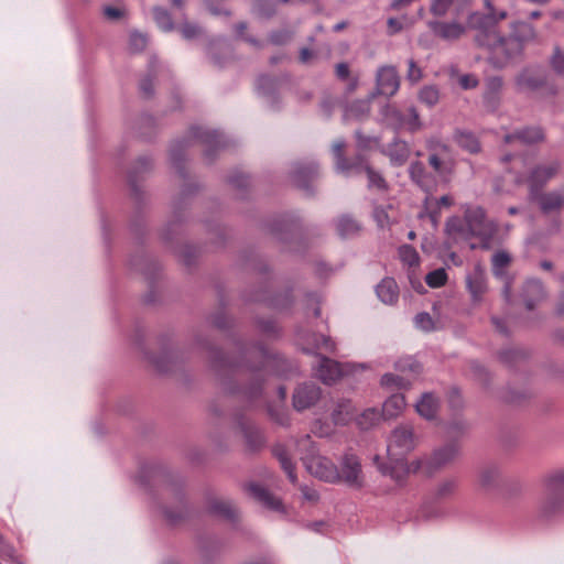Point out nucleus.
<instances>
[{
  "label": "nucleus",
  "instance_id": "nucleus-1",
  "mask_svg": "<svg viewBox=\"0 0 564 564\" xmlns=\"http://www.w3.org/2000/svg\"><path fill=\"white\" fill-rule=\"evenodd\" d=\"M209 362L212 369L218 376H232L246 368L250 372L251 383L242 393L249 399H258L262 393V383L268 373L288 377L295 368L284 357L271 352L262 345H254L243 352L242 362L232 360L221 350L212 347L209 349Z\"/></svg>",
  "mask_w": 564,
  "mask_h": 564
},
{
  "label": "nucleus",
  "instance_id": "nucleus-2",
  "mask_svg": "<svg viewBox=\"0 0 564 564\" xmlns=\"http://www.w3.org/2000/svg\"><path fill=\"white\" fill-rule=\"evenodd\" d=\"M194 142L204 147V160L208 164L217 159L220 150L229 145V139L223 132L203 126L191 127L186 135L172 142L169 160L177 175L184 181L174 198V205L178 209L188 207L203 189V184L189 180L186 169V150Z\"/></svg>",
  "mask_w": 564,
  "mask_h": 564
},
{
  "label": "nucleus",
  "instance_id": "nucleus-3",
  "mask_svg": "<svg viewBox=\"0 0 564 564\" xmlns=\"http://www.w3.org/2000/svg\"><path fill=\"white\" fill-rule=\"evenodd\" d=\"M416 438L413 427L410 424H401L397 426L388 440V464H379V456L373 458L375 464L378 466L382 475H389L397 481H401L403 476L412 469L411 465L408 466L404 457L415 448Z\"/></svg>",
  "mask_w": 564,
  "mask_h": 564
},
{
  "label": "nucleus",
  "instance_id": "nucleus-4",
  "mask_svg": "<svg viewBox=\"0 0 564 564\" xmlns=\"http://www.w3.org/2000/svg\"><path fill=\"white\" fill-rule=\"evenodd\" d=\"M446 232L454 240L478 238L481 248L489 249L497 225L486 214H454L446 221Z\"/></svg>",
  "mask_w": 564,
  "mask_h": 564
},
{
  "label": "nucleus",
  "instance_id": "nucleus-5",
  "mask_svg": "<svg viewBox=\"0 0 564 564\" xmlns=\"http://www.w3.org/2000/svg\"><path fill=\"white\" fill-rule=\"evenodd\" d=\"M495 39L498 43L497 55L503 56L499 66H503L508 62L521 57L527 45L536 43L539 33L529 21L516 20L510 23L508 35H495Z\"/></svg>",
  "mask_w": 564,
  "mask_h": 564
},
{
  "label": "nucleus",
  "instance_id": "nucleus-6",
  "mask_svg": "<svg viewBox=\"0 0 564 564\" xmlns=\"http://www.w3.org/2000/svg\"><path fill=\"white\" fill-rule=\"evenodd\" d=\"M154 170V159L151 154L139 155L127 171L129 196L138 206L147 203L148 194L142 183Z\"/></svg>",
  "mask_w": 564,
  "mask_h": 564
},
{
  "label": "nucleus",
  "instance_id": "nucleus-7",
  "mask_svg": "<svg viewBox=\"0 0 564 564\" xmlns=\"http://www.w3.org/2000/svg\"><path fill=\"white\" fill-rule=\"evenodd\" d=\"M516 83L522 90H545L549 95L557 94V86L551 79L550 73L541 65H531L521 70Z\"/></svg>",
  "mask_w": 564,
  "mask_h": 564
},
{
  "label": "nucleus",
  "instance_id": "nucleus-8",
  "mask_svg": "<svg viewBox=\"0 0 564 564\" xmlns=\"http://www.w3.org/2000/svg\"><path fill=\"white\" fill-rule=\"evenodd\" d=\"M289 176L296 187L307 195H313L315 183L321 177L319 164L314 160L295 161L291 164Z\"/></svg>",
  "mask_w": 564,
  "mask_h": 564
},
{
  "label": "nucleus",
  "instance_id": "nucleus-9",
  "mask_svg": "<svg viewBox=\"0 0 564 564\" xmlns=\"http://www.w3.org/2000/svg\"><path fill=\"white\" fill-rule=\"evenodd\" d=\"M458 452L459 449L456 443H447L436 448L429 457L413 462L411 464L412 470L417 471L423 469L427 475H433L452 463L457 457Z\"/></svg>",
  "mask_w": 564,
  "mask_h": 564
},
{
  "label": "nucleus",
  "instance_id": "nucleus-10",
  "mask_svg": "<svg viewBox=\"0 0 564 564\" xmlns=\"http://www.w3.org/2000/svg\"><path fill=\"white\" fill-rule=\"evenodd\" d=\"M560 163L557 161L550 164L535 165L530 170L529 174H518L516 177L517 184H528L529 197H536L545 184L557 173Z\"/></svg>",
  "mask_w": 564,
  "mask_h": 564
},
{
  "label": "nucleus",
  "instance_id": "nucleus-11",
  "mask_svg": "<svg viewBox=\"0 0 564 564\" xmlns=\"http://www.w3.org/2000/svg\"><path fill=\"white\" fill-rule=\"evenodd\" d=\"M468 26L477 30L479 33L476 35L475 41L480 46H486L498 53V43H496L495 35H501L496 30V24L491 21V18L484 13L474 12L468 17Z\"/></svg>",
  "mask_w": 564,
  "mask_h": 564
},
{
  "label": "nucleus",
  "instance_id": "nucleus-12",
  "mask_svg": "<svg viewBox=\"0 0 564 564\" xmlns=\"http://www.w3.org/2000/svg\"><path fill=\"white\" fill-rule=\"evenodd\" d=\"M338 467L337 482L345 484L350 488L359 489L364 486V473L361 462L352 453H345Z\"/></svg>",
  "mask_w": 564,
  "mask_h": 564
},
{
  "label": "nucleus",
  "instance_id": "nucleus-13",
  "mask_svg": "<svg viewBox=\"0 0 564 564\" xmlns=\"http://www.w3.org/2000/svg\"><path fill=\"white\" fill-rule=\"evenodd\" d=\"M307 471L326 482L337 484L338 467L327 457L318 454H310L302 458Z\"/></svg>",
  "mask_w": 564,
  "mask_h": 564
},
{
  "label": "nucleus",
  "instance_id": "nucleus-14",
  "mask_svg": "<svg viewBox=\"0 0 564 564\" xmlns=\"http://www.w3.org/2000/svg\"><path fill=\"white\" fill-rule=\"evenodd\" d=\"M400 88V76L393 65H383L378 67L376 73V89L370 94V98L384 96L390 98L394 96Z\"/></svg>",
  "mask_w": 564,
  "mask_h": 564
},
{
  "label": "nucleus",
  "instance_id": "nucleus-15",
  "mask_svg": "<svg viewBox=\"0 0 564 564\" xmlns=\"http://www.w3.org/2000/svg\"><path fill=\"white\" fill-rule=\"evenodd\" d=\"M237 426L243 437L248 452H258L264 447V435L253 421L246 416H239L237 419Z\"/></svg>",
  "mask_w": 564,
  "mask_h": 564
},
{
  "label": "nucleus",
  "instance_id": "nucleus-16",
  "mask_svg": "<svg viewBox=\"0 0 564 564\" xmlns=\"http://www.w3.org/2000/svg\"><path fill=\"white\" fill-rule=\"evenodd\" d=\"M283 79L271 75H261L257 80V89L261 97L265 99L272 110H280L281 100L279 89Z\"/></svg>",
  "mask_w": 564,
  "mask_h": 564
},
{
  "label": "nucleus",
  "instance_id": "nucleus-17",
  "mask_svg": "<svg viewBox=\"0 0 564 564\" xmlns=\"http://www.w3.org/2000/svg\"><path fill=\"white\" fill-rule=\"evenodd\" d=\"M321 389L315 383H302L293 393V406L296 411H304L313 405L321 398Z\"/></svg>",
  "mask_w": 564,
  "mask_h": 564
},
{
  "label": "nucleus",
  "instance_id": "nucleus-18",
  "mask_svg": "<svg viewBox=\"0 0 564 564\" xmlns=\"http://www.w3.org/2000/svg\"><path fill=\"white\" fill-rule=\"evenodd\" d=\"M316 377L326 384L337 381L345 372L343 365L327 357L317 355Z\"/></svg>",
  "mask_w": 564,
  "mask_h": 564
},
{
  "label": "nucleus",
  "instance_id": "nucleus-19",
  "mask_svg": "<svg viewBox=\"0 0 564 564\" xmlns=\"http://www.w3.org/2000/svg\"><path fill=\"white\" fill-rule=\"evenodd\" d=\"M381 153L389 158L391 165L402 166L411 155V148L404 140L394 138L391 143L381 149Z\"/></svg>",
  "mask_w": 564,
  "mask_h": 564
},
{
  "label": "nucleus",
  "instance_id": "nucleus-20",
  "mask_svg": "<svg viewBox=\"0 0 564 564\" xmlns=\"http://www.w3.org/2000/svg\"><path fill=\"white\" fill-rule=\"evenodd\" d=\"M544 139V133L540 128L527 127L508 133L503 140L508 144L530 145L541 142Z\"/></svg>",
  "mask_w": 564,
  "mask_h": 564
},
{
  "label": "nucleus",
  "instance_id": "nucleus-21",
  "mask_svg": "<svg viewBox=\"0 0 564 564\" xmlns=\"http://www.w3.org/2000/svg\"><path fill=\"white\" fill-rule=\"evenodd\" d=\"M467 289L474 302H480L484 293L487 291L486 273L480 265H476L474 270L466 276Z\"/></svg>",
  "mask_w": 564,
  "mask_h": 564
},
{
  "label": "nucleus",
  "instance_id": "nucleus-22",
  "mask_svg": "<svg viewBox=\"0 0 564 564\" xmlns=\"http://www.w3.org/2000/svg\"><path fill=\"white\" fill-rule=\"evenodd\" d=\"M564 512V495L546 491V496L539 506V514L543 519H552Z\"/></svg>",
  "mask_w": 564,
  "mask_h": 564
},
{
  "label": "nucleus",
  "instance_id": "nucleus-23",
  "mask_svg": "<svg viewBox=\"0 0 564 564\" xmlns=\"http://www.w3.org/2000/svg\"><path fill=\"white\" fill-rule=\"evenodd\" d=\"M247 490L251 497L271 510L281 511L282 503L271 492L258 484L251 482L247 486Z\"/></svg>",
  "mask_w": 564,
  "mask_h": 564
},
{
  "label": "nucleus",
  "instance_id": "nucleus-24",
  "mask_svg": "<svg viewBox=\"0 0 564 564\" xmlns=\"http://www.w3.org/2000/svg\"><path fill=\"white\" fill-rule=\"evenodd\" d=\"M208 510L210 513L232 522L237 520L239 514V510L236 505L228 499H212L208 503Z\"/></svg>",
  "mask_w": 564,
  "mask_h": 564
},
{
  "label": "nucleus",
  "instance_id": "nucleus-25",
  "mask_svg": "<svg viewBox=\"0 0 564 564\" xmlns=\"http://www.w3.org/2000/svg\"><path fill=\"white\" fill-rule=\"evenodd\" d=\"M503 80L499 76L489 77L486 82V89L482 96L487 109L496 110L500 101V91Z\"/></svg>",
  "mask_w": 564,
  "mask_h": 564
},
{
  "label": "nucleus",
  "instance_id": "nucleus-26",
  "mask_svg": "<svg viewBox=\"0 0 564 564\" xmlns=\"http://www.w3.org/2000/svg\"><path fill=\"white\" fill-rule=\"evenodd\" d=\"M430 28L444 40H457L465 33V26L458 22H430Z\"/></svg>",
  "mask_w": 564,
  "mask_h": 564
},
{
  "label": "nucleus",
  "instance_id": "nucleus-27",
  "mask_svg": "<svg viewBox=\"0 0 564 564\" xmlns=\"http://www.w3.org/2000/svg\"><path fill=\"white\" fill-rule=\"evenodd\" d=\"M227 183L238 192L239 198H247L252 181L250 175L241 169H234L227 176Z\"/></svg>",
  "mask_w": 564,
  "mask_h": 564
},
{
  "label": "nucleus",
  "instance_id": "nucleus-28",
  "mask_svg": "<svg viewBox=\"0 0 564 564\" xmlns=\"http://www.w3.org/2000/svg\"><path fill=\"white\" fill-rule=\"evenodd\" d=\"M529 199L536 202L543 212L564 208V193L562 191L541 192L536 197H529Z\"/></svg>",
  "mask_w": 564,
  "mask_h": 564
},
{
  "label": "nucleus",
  "instance_id": "nucleus-29",
  "mask_svg": "<svg viewBox=\"0 0 564 564\" xmlns=\"http://www.w3.org/2000/svg\"><path fill=\"white\" fill-rule=\"evenodd\" d=\"M409 175L411 181L424 191H429L434 184L433 175L426 171L425 165L420 161L410 164Z\"/></svg>",
  "mask_w": 564,
  "mask_h": 564
},
{
  "label": "nucleus",
  "instance_id": "nucleus-30",
  "mask_svg": "<svg viewBox=\"0 0 564 564\" xmlns=\"http://www.w3.org/2000/svg\"><path fill=\"white\" fill-rule=\"evenodd\" d=\"M522 297L528 310H533L536 302L544 297V288L541 281L528 280L522 289Z\"/></svg>",
  "mask_w": 564,
  "mask_h": 564
},
{
  "label": "nucleus",
  "instance_id": "nucleus-31",
  "mask_svg": "<svg viewBox=\"0 0 564 564\" xmlns=\"http://www.w3.org/2000/svg\"><path fill=\"white\" fill-rule=\"evenodd\" d=\"M376 293L382 303L392 305V304L397 303V301L399 299V286L394 279L384 278L377 285Z\"/></svg>",
  "mask_w": 564,
  "mask_h": 564
},
{
  "label": "nucleus",
  "instance_id": "nucleus-32",
  "mask_svg": "<svg viewBox=\"0 0 564 564\" xmlns=\"http://www.w3.org/2000/svg\"><path fill=\"white\" fill-rule=\"evenodd\" d=\"M438 399L431 392H425L422 394L421 399L416 402L415 408L417 413L426 419L433 420L436 417V413L438 410Z\"/></svg>",
  "mask_w": 564,
  "mask_h": 564
},
{
  "label": "nucleus",
  "instance_id": "nucleus-33",
  "mask_svg": "<svg viewBox=\"0 0 564 564\" xmlns=\"http://www.w3.org/2000/svg\"><path fill=\"white\" fill-rule=\"evenodd\" d=\"M370 96L368 99H359L349 104L344 111L345 120H364L370 113Z\"/></svg>",
  "mask_w": 564,
  "mask_h": 564
},
{
  "label": "nucleus",
  "instance_id": "nucleus-34",
  "mask_svg": "<svg viewBox=\"0 0 564 564\" xmlns=\"http://www.w3.org/2000/svg\"><path fill=\"white\" fill-rule=\"evenodd\" d=\"M175 507L163 506L162 513L167 522L175 524L181 521L186 514V505L181 491L175 492Z\"/></svg>",
  "mask_w": 564,
  "mask_h": 564
},
{
  "label": "nucleus",
  "instance_id": "nucleus-35",
  "mask_svg": "<svg viewBox=\"0 0 564 564\" xmlns=\"http://www.w3.org/2000/svg\"><path fill=\"white\" fill-rule=\"evenodd\" d=\"M158 73L159 61L156 57H151L148 64V73L139 83L140 93L144 98H151L153 96V79L156 77Z\"/></svg>",
  "mask_w": 564,
  "mask_h": 564
},
{
  "label": "nucleus",
  "instance_id": "nucleus-36",
  "mask_svg": "<svg viewBox=\"0 0 564 564\" xmlns=\"http://www.w3.org/2000/svg\"><path fill=\"white\" fill-rule=\"evenodd\" d=\"M369 164L364 154L358 153L351 159L345 158V166L343 169H335L337 173L345 176L354 174H361L368 169Z\"/></svg>",
  "mask_w": 564,
  "mask_h": 564
},
{
  "label": "nucleus",
  "instance_id": "nucleus-37",
  "mask_svg": "<svg viewBox=\"0 0 564 564\" xmlns=\"http://www.w3.org/2000/svg\"><path fill=\"white\" fill-rule=\"evenodd\" d=\"M454 139L456 143L465 151L475 154L480 151V143L477 137L466 130H456L454 133Z\"/></svg>",
  "mask_w": 564,
  "mask_h": 564
},
{
  "label": "nucleus",
  "instance_id": "nucleus-38",
  "mask_svg": "<svg viewBox=\"0 0 564 564\" xmlns=\"http://www.w3.org/2000/svg\"><path fill=\"white\" fill-rule=\"evenodd\" d=\"M381 116L386 124L395 131L405 124V116L392 105L387 104L383 106Z\"/></svg>",
  "mask_w": 564,
  "mask_h": 564
},
{
  "label": "nucleus",
  "instance_id": "nucleus-39",
  "mask_svg": "<svg viewBox=\"0 0 564 564\" xmlns=\"http://www.w3.org/2000/svg\"><path fill=\"white\" fill-rule=\"evenodd\" d=\"M405 406L404 395L401 393H393L389 397L382 405V416L384 419H392L398 416Z\"/></svg>",
  "mask_w": 564,
  "mask_h": 564
},
{
  "label": "nucleus",
  "instance_id": "nucleus-40",
  "mask_svg": "<svg viewBox=\"0 0 564 564\" xmlns=\"http://www.w3.org/2000/svg\"><path fill=\"white\" fill-rule=\"evenodd\" d=\"M330 416L334 424L346 425L354 416L350 401H339L333 409Z\"/></svg>",
  "mask_w": 564,
  "mask_h": 564
},
{
  "label": "nucleus",
  "instance_id": "nucleus-41",
  "mask_svg": "<svg viewBox=\"0 0 564 564\" xmlns=\"http://www.w3.org/2000/svg\"><path fill=\"white\" fill-rule=\"evenodd\" d=\"M394 368L401 372V375L411 378V381L422 371V366L411 356L398 359L394 364Z\"/></svg>",
  "mask_w": 564,
  "mask_h": 564
},
{
  "label": "nucleus",
  "instance_id": "nucleus-42",
  "mask_svg": "<svg viewBox=\"0 0 564 564\" xmlns=\"http://www.w3.org/2000/svg\"><path fill=\"white\" fill-rule=\"evenodd\" d=\"M273 455L280 462L281 467L286 473L290 481L295 484L297 478L294 471V464L292 463L286 449L282 445H278L273 448Z\"/></svg>",
  "mask_w": 564,
  "mask_h": 564
},
{
  "label": "nucleus",
  "instance_id": "nucleus-43",
  "mask_svg": "<svg viewBox=\"0 0 564 564\" xmlns=\"http://www.w3.org/2000/svg\"><path fill=\"white\" fill-rule=\"evenodd\" d=\"M380 383L383 388L390 389V390H402L408 389L411 386V378L405 377L403 375H397V373H384L381 377Z\"/></svg>",
  "mask_w": 564,
  "mask_h": 564
},
{
  "label": "nucleus",
  "instance_id": "nucleus-44",
  "mask_svg": "<svg viewBox=\"0 0 564 564\" xmlns=\"http://www.w3.org/2000/svg\"><path fill=\"white\" fill-rule=\"evenodd\" d=\"M527 358L528 352L522 348H507L499 352V360L508 367H513Z\"/></svg>",
  "mask_w": 564,
  "mask_h": 564
},
{
  "label": "nucleus",
  "instance_id": "nucleus-45",
  "mask_svg": "<svg viewBox=\"0 0 564 564\" xmlns=\"http://www.w3.org/2000/svg\"><path fill=\"white\" fill-rule=\"evenodd\" d=\"M150 361L159 372L166 373L173 369L175 356L171 351H164L158 356H151Z\"/></svg>",
  "mask_w": 564,
  "mask_h": 564
},
{
  "label": "nucleus",
  "instance_id": "nucleus-46",
  "mask_svg": "<svg viewBox=\"0 0 564 564\" xmlns=\"http://www.w3.org/2000/svg\"><path fill=\"white\" fill-rule=\"evenodd\" d=\"M137 133L143 139H150L155 132V120L152 116L143 113L135 123Z\"/></svg>",
  "mask_w": 564,
  "mask_h": 564
},
{
  "label": "nucleus",
  "instance_id": "nucleus-47",
  "mask_svg": "<svg viewBox=\"0 0 564 564\" xmlns=\"http://www.w3.org/2000/svg\"><path fill=\"white\" fill-rule=\"evenodd\" d=\"M545 489L549 492L564 495V469L555 470L547 475Z\"/></svg>",
  "mask_w": 564,
  "mask_h": 564
},
{
  "label": "nucleus",
  "instance_id": "nucleus-48",
  "mask_svg": "<svg viewBox=\"0 0 564 564\" xmlns=\"http://www.w3.org/2000/svg\"><path fill=\"white\" fill-rule=\"evenodd\" d=\"M252 12L261 19H271L276 12L274 0H254Z\"/></svg>",
  "mask_w": 564,
  "mask_h": 564
},
{
  "label": "nucleus",
  "instance_id": "nucleus-49",
  "mask_svg": "<svg viewBox=\"0 0 564 564\" xmlns=\"http://www.w3.org/2000/svg\"><path fill=\"white\" fill-rule=\"evenodd\" d=\"M381 417L382 412L380 413L375 408L367 409L357 417V424L361 430H369L378 424Z\"/></svg>",
  "mask_w": 564,
  "mask_h": 564
},
{
  "label": "nucleus",
  "instance_id": "nucleus-50",
  "mask_svg": "<svg viewBox=\"0 0 564 564\" xmlns=\"http://www.w3.org/2000/svg\"><path fill=\"white\" fill-rule=\"evenodd\" d=\"M153 19L158 28L163 32H171L174 29V23L170 12L162 7L153 8Z\"/></svg>",
  "mask_w": 564,
  "mask_h": 564
},
{
  "label": "nucleus",
  "instance_id": "nucleus-51",
  "mask_svg": "<svg viewBox=\"0 0 564 564\" xmlns=\"http://www.w3.org/2000/svg\"><path fill=\"white\" fill-rule=\"evenodd\" d=\"M500 477V470L495 465L485 466L479 473V482L485 488L495 486Z\"/></svg>",
  "mask_w": 564,
  "mask_h": 564
},
{
  "label": "nucleus",
  "instance_id": "nucleus-52",
  "mask_svg": "<svg viewBox=\"0 0 564 564\" xmlns=\"http://www.w3.org/2000/svg\"><path fill=\"white\" fill-rule=\"evenodd\" d=\"M178 31L186 41L199 39L205 34V30L199 24L187 21L178 26Z\"/></svg>",
  "mask_w": 564,
  "mask_h": 564
},
{
  "label": "nucleus",
  "instance_id": "nucleus-53",
  "mask_svg": "<svg viewBox=\"0 0 564 564\" xmlns=\"http://www.w3.org/2000/svg\"><path fill=\"white\" fill-rule=\"evenodd\" d=\"M484 6L486 14L491 18V21L496 26L499 22L508 18L507 10L496 7L492 0H484Z\"/></svg>",
  "mask_w": 564,
  "mask_h": 564
},
{
  "label": "nucleus",
  "instance_id": "nucleus-54",
  "mask_svg": "<svg viewBox=\"0 0 564 564\" xmlns=\"http://www.w3.org/2000/svg\"><path fill=\"white\" fill-rule=\"evenodd\" d=\"M456 489L457 480L455 478H446L437 485L435 496L440 499H445L453 496Z\"/></svg>",
  "mask_w": 564,
  "mask_h": 564
},
{
  "label": "nucleus",
  "instance_id": "nucleus-55",
  "mask_svg": "<svg viewBox=\"0 0 564 564\" xmlns=\"http://www.w3.org/2000/svg\"><path fill=\"white\" fill-rule=\"evenodd\" d=\"M337 229L341 237H348L356 234L359 230V225L348 215H345L340 217L337 225Z\"/></svg>",
  "mask_w": 564,
  "mask_h": 564
},
{
  "label": "nucleus",
  "instance_id": "nucleus-56",
  "mask_svg": "<svg viewBox=\"0 0 564 564\" xmlns=\"http://www.w3.org/2000/svg\"><path fill=\"white\" fill-rule=\"evenodd\" d=\"M419 99L427 107H433L438 102L440 94L434 86H424L419 93Z\"/></svg>",
  "mask_w": 564,
  "mask_h": 564
},
{
  "label": "nucleus",
  "instance_id": "nucleus-57",
  "mask_svg": "<svg viewBox=\"0 0 564 564\" xmlns=\"http://www.w3.org/2000/svg\"><path fill=\"white\" fill-rule=\"evenodd\" d=\"M425 205H426L427 212L430 210V208H436V209L451 208L454 205V198L451 195H443L440 198L426 196Z\"/></svg>",
  "mask_w": 564,
  "mask_h": 564
},
{
  "label": "nucleus",
  "instance_id": "nucleus-58",
  "mask_svg": "<svg viewBox=\"0 0 564 564\" xmlns=\"http://www.w3.org/2000/svg\"><path fill=\"white\" fill-rule=\"evenodd\" d=\"M549 63L557 76H564V52L558 46L554 47Z\"/></svg>",
  "mask_w": 564,
  "mask_h": 564
},
{
  "label": "nucleus",
  "instance_id": "nucleus-59",
  "mask_svg": "<svg viewBox=\"0 0 564 564\" xmlns=\"http://www.w3.org/2000/svg\"><path fill=\"white\" fill-rule=\"evenodd\" d=\"M447 281V273L445 269L440 268L436 269L425 276V282L430 288H441L443 286Z\"/></svg>",
  "mask_w": 564,
  "mask_h": 564
},
{
  "label": "nucleus",
  "instance_id": "nucleus-60",
  "mask_svg": "<svg viewBox=\"0 0 564 564\" xmlns=\"http://www.w3.org/2000/svg\"><path fill=\"white\" fill-rule=\"evenodd\" d=\"M399 254L401 260L410 267L417 265L420 261L419 253L416 250L408 245L400 247Z\"/></svg>",
  "mask_w": 564,
  "mask_h": 564
},
{
  "label": "nucleus",
  "instance_id": "nucleus-61",
  "mask_svg": "<svg viewBox=\"0 0 564 564\" xmlns=\"http://www.w3.org/2000/svg\"><path fill=\"white\" fill-rule=\"evenodd\" d=\"M355 135H356L357 148L362 151L370 150V149H372V147L379 145V143H380V139L378 137L365 135L359 130H357L355 132Z\"/></svg>",
  "mask_w": 564,
  "mask_h": 564
},
{
  "label": "nucleus",
  "instance_id": "nucleus-62",
  "mask_svg": "<svg viewBox=\"0 0 564 564\" xmlns=\"http://www.w3.org/2000/svg\"><path fill=\"white\" fill-rule=\"evenodd\" d=\"M365 173L367 174V177H368V187H370V188L375 187L378 189L387 188V183L380 173L376 172L370 166H368V169L365 171Z\"/></svg>",
  "mask_w": 564,
  "mask_h": 564
},
{
  "label": "nucleus",
  "instance_id": "nucleus-63",
  "mask_svg": "<svg viewBox=\"0 0 564 564\" xmlns=\"http://www.w3.org/2000/svg\"><path fill=\"white\" fill-rule=\"evenodd\" d=\"M292 35L288 29L274 30L269 34V41L274 45H284L291 41Z\"/></svg>",
  "mask_w": 564,
  "mask_h": 564
},
{
  "label": "nucleus",
  "instance_id": "nucleus-64",
  "mask_svg": "<svg viewBox=\"0 0 564 564\" xmlns=\"http://www.w3.org/2000/svg\"><path fill=\"white\" fill-rule=\"evenodd\" d=\"M147 36L142 33L133 32L129 39V47L133 53L142 52L147 46Z\"/></svg>",
  "mask_w": 564,
  "mask_h": 564
}]
</instances>
